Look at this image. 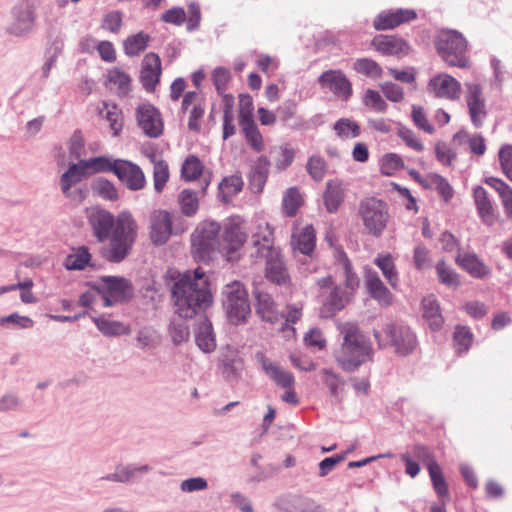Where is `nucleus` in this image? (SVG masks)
<instances>
[{"mask_svg":"<svg viewBox=\"0 0 512 512\" xmlns=\"http://www.w3.org/2000/svg\"><path fill=\"white\" fill-rule=\"evenodd\" d=\"M175 313L184 319L193 318L211 303L208 278L197 268L193 272L179 273L171 288Z\"/></svg>","mask_w":512,"mask_h":512,"instance_id":"obj_1","label":"nucleus"},{"mask_svg":"<svg viewBox=\"0 0 512 512\" xmlns=\"http://www.w3.org/2000/svg\"><path fill=\"white\" fill-rule=\"evenodd\" d=\"M337 330L342 336L340 348L335 353L337 364L345 372L352 373L372 359L373 347L369 338L353 322H337Z\"/></svg>","mask_w":512,"mask_h":512,"instance_id":"obj_2","label":"nucleus"},{"mask_svg":"<svg viewBox=\"0 0 512 512\" xmlns=\"http://www.w3.org/2000/svg\"><path fill=\"white\" fill-rule=\"evenodd\" d=\"M273 231L268 223L258 226L252 235V243L256 248V256L266 259V277L277 285L286 286L290 277L280 257L279 251L272 246Z\"/></svg>","mask_w":512,"mask_h":512,"instance_id":"obj_3","label":"nucleus"},{"mask_svg":"<svg viewBox=\"0 0 512 512\" xmlns=\"http://www.w3.org/2000/svg\"><path fill=\"white\" fill-rule=\"evenodd\" d=\"M138 226L129 212H121L109 236V248L106 257L111 262H121L130 253L136 240Z\"/></svg>","mask_w":512,"mask_h":512,"instance_id":"obj_4","label":"nucleus"},{"mask_svg":"<svg viewBox=\"0 0 512 512\" xmlns=\"http://www.w3.org/2000/svg\"><path fill=\"white\" fill-rule=\"evenodd\" d=\"M385 339L377 330L373 331L380 348L392 347L397 355L407 356L417 347L418 341L414 331L403 323L391 322L384 327Z\"/></svg>","mask_w":512,"mask_h":512,"instance_id":"obj_5","label":"nucleus"},{"mask_svg":"<svg viewBox=\"0 0 512 512\" xmlns=\"http://www.w3.org/2000/svg\"><path fill=\"white\" fill-rule=\"evenodd\" d=\"M435 46L441 58L450 66L468 67L467 41L456 30H442L435 38Z\"/></svg>","mask_w":512,"mask_h":512,"instance_id":"obj_6","label":"nucleus"},{"mask_svg":"<svg viewBox=\"0 0 512 512\" xmlns=\"http://www.w3.org/2000/svg\"><path fill=\"white\" fill-rule=\"evenodd\" d=\"M358 214L365 230L379 238L387 228L390 214L387 204L376 197H369L360 202Z\"/></svg>","mask_w":512,"mask_h":512,"instance_id":"obj_7","label":"nucleus"},{"mask_svg":"<svg viewBox=\"0 0 512 512\" xmlns=\"http://www.w3.org/2000/svg\"><path fill=\"white\" fill-rule=\"evenodd\" d=\"M222 304L229 320L234 324L244 322L251 312L247 291L239 281L223 287Z\"/></svg>","mask_w":512,"mask_h":512,"instance_id":"obj_8","label":"nucleus"},{"mask_svg":"<svg viewBox=\"0 0 512 512\" xmlns=\"http://www.w3.org/2000/svg\"><path fill=\"white\" fill-rule=\"evenodd\" d=\"M98 289L102 294L103 305L111 307L129 301L133 297L132 283L119 276H105L100 279Z\"/></svg>","mask_w":512,"mask_h":512,"instance_id":"obj_9","label":"nucleus"},{"mask_svg":"<svg viewBox=\"0 0 512 512\" xmlns=\"http://www.w3.org/2000/svg\"><path fill=\"white\" fill-rule=\"evenodd\" d=\"M184 228L173 226L172 215L162 209L151 212L149 217V237L154 245L160 246L168 242L172 234L183 232Z\"/></svg>","mask_w":512,"mask_h":512,"instance_id":"obj_10","label":"nucleus"},{"mask_svg":"<svg viewBox=\"0 0 512 512\" xmlns=\"http://www.w3.org/2000/svg\"><path fill=\"white\" fill-rule=\"evenodd\" d=\"M221 229L222 227L216 221L200 223L192 235L193 248L202 255L222 250Z\"/></svg>","mask_w":512,"mask_h":512,"instance_id":"obj_11","label":"nucleus"},{"mask_svg":"<svg viewBox=\"0 0 512 512\" xmlns=\"http://www.w3.org/2000/svg\"><path fill=\"white\" fill-rule=\"evenodd\" d=\"M38 0H21L12 9L13 21L7 31L14 36H25L33 30Z\"/></svg>","mask_w":512,"mask_h":512,"instance_id":"obj_12","label":"nucleus"},{"mask_svg":"<svg viewBox=\"0 0 512 512\" xmlns=\"http://www.w3.org/2000/svg\"><path fill=\"white\" fill-rule=\"evenodd\" d=\"M245 223L239 217H230L222 225V250L228 254L237 251L247 240Z\"/></svg>","mask_w":512,"mask_h":512,"instance_id":"obj_13","label":"nucleus"},{"mask_svg":"<svg viewBox=\"0 0 512 512\" xmlns=\"http://www.w3.org/2000/svg\"><path fill=\"white\" fill-rule=\"evenodd\" d=\"M427 92L436 98L454 101L460 97L461 84L449 74L440 73L429 80Z\"/></svg>","mask_w":512,"mask_h":512,"instance_id":"obj_14","label":"nucleus"},{"mask_svg":"<svg viewBox=\"0 0 512 512\" xmlns=\"http://www.w3.org/2000/svg\"><path fill=\"white\" fill-rule=\"evenodd\" d=\"M255 360L266 376L278 387L291 388L295 385L294 375L281 367L279 363L269 359L262 351L255 353Z\"/></svg>","mask_w":512,"mask_h":512,"instance_id":"obj_15","label":"nucleus"},{"mask_svg":"<svg viewBox=\"0 0 512 512\" xmlns=\"http://www.w3.org/2000/svg\"><path fill=\"white\" fill-rule=\"evenodd\" d=\"M465 99L473 125L480 128L487 117L486 102L480 85L467 83Z\"/></svg>","mask_w":512,"mask_h":512,"instance_id":"obj_16","label":"nucleus"},{"mask_svg":"<svg viewBox=\"0 0 512 512\" xmlns=\"http://www.w3.org/2000/svg\"><path fill=\"white\" fill-rule=\"evenodd\" d=\"M136 119L142 131L151 138L159 137L163 132V123L158 110L151 104H142L136 110Z\"/></svg>","mask_w":512,"mask_h":512,"instance_id":"obj_17","label":"nucleus"},{"mask_svg":"<svg viewBox=\"0 0 512 512\" xmlns=\"http://www.w3.org/2000/svg\"><path fill=\"white\" fill-rule=\"evenodd\" d=\"M364 284L370 297L377 301L381 307L386 308L393 304V294L385 286L375 270L371 268L365 269Z\"/></svg>","mask_w":512,"mask_h":512,"instance_id":"obj_18","label":"nucleus"},{"mask_svg":"<svg viewBox=\"0 0 512 512\" xmlns=\"http://www.w3.org/2000/svg\"><path fill=\"white\" fill-rule=\"evenodd\" d=\"M318 82L322 88L328 89L337 97L347 100L352 93L351 82L340 70H328L323 72Z\"/></svg>","mask_w":512,"mask_h":512,"instance_id":"obj_19","label":"nucleus"},{"mask_svg":"<svg viewBox=\"0 0 512 512\" xmlns=\"http://www.w3.org/2000/svg\"><path fill=\"white\" fill-rule=\"evenodd\" d=\"M416 17L417 13L413 9L386 10L376 16L373 26L378 31L394 29L416 19Z\"/></svg>","mask_w":512,"mask_h":512,"instance_id":"obj_20","label":"nucleus"},{"mask_svg":"<svg viewBox=\"0 0 512 512\" xmlns=\"http://www.w3.org/2000/svg\"><path fill=\"white\" fill-rule=\"evenodd\" d=\"M161 59L156 53H148L141 63L140 81L146 91H153L161 76Z\"/></svg>","mask_w":512,"mask_h":512,"instance_id":"obj_21","label":"nucleus"},{"mask_svg":"<svg viewBox=\"0 0 512 512\" xmlns=\"http://www.w3.org/2000/svg\"><path fill=\"white\" fill-rule=\"evenodd\" d=\"M114 174L131 190H140L145 185L144 173L132 162L118 159Z\"/></svg>","mask_w":512,"mask_h":512,"instance_id":"obj_22","label":"nucleus"},{"mask_svg":"<svg viewBox=\"0 0 512 512\" xmlns=\"http://www.w3.org/2000/svg\"><path fill=\"white\" fill-rule=\"evenodd\" d=\"M89 223L95 237L99 242H103L109 238L110 233L113 231L116 219L109 211L95 209L89 215Z\"/></svg>","mask_w":512,"mask_h":512,"instance_id":"obj_23","label":"nucleus"},{"mask_svg":"<svg viewBox=\"0 0 512 512\" xmlns=\"http://www.w3.org/2000/svg\"><path fill=\"white\" fill-rule=\"evenodd\" d=\"M371 44L383 55L404 56L409 52L408 43L403 38L394 35H377Z\"/></svg>","mask_w":512,"mask_h":512,"instance_id":"obj_24","label":"nucleus"},{"mask_svg":"<svg viewBox=\"0 0 512 512\" xmlns=\"http://www.w3.org/2000/svg\"><path fill=\"white\" fill-rule=\"evenodd\" d=\"M151 470L152 468L148 464H118L115 466L114 472L101 477L100 480L115 483H131L136 480L138 475L146 474Z\"/></svg>","mask_w":512,"mask_h":512,"instance_id":"obj_25","label":"nucleus"},{"mask_svg":"<svg viewBox=\"0 0 512 512\" xmlns=\"http://www.w3.org/2000/svg\"><path fill=\"white\" fill-rule=\"evenodd\" d=\"M315 230L312 225L294 226L291 236V246L304 255H311L315 249Z\"/></svg>","mask_w":512,"mask_h":512,"instance_id":"obj_26","label":"nucleus"},{"mask_svg":"<svg viewBox=\"0 0 512 512\" xmlns=\"http://www.w3.org/2000/svg\"><path fill=\"white\" fill-rule=\"evenodd\" d=\"M349 300L347 292L340 286H335L320 309V315L323 318H330L338 311L342 310Z\"/></svg>","mask_w":512,"mask_h":512,"instance_id":"obj_27","label":"nucleus"},{"mask_svg":"<svg viewBox=\"0 0 512 512\" xmlns=\"http://www.w3.org/2000/svg\"><path fill=\"white\" fill-rule=\"evenodd\" d=\"M346 196L343 184L337 180H330L326 183L323 193V200L326 210L329 213H336L342 205Z\"/></svg>","mask_w":512,"mask_h":512,"instance_id":"obj_28","label":"nucleus"},{"mask_svg":"<svg viewBox=\"0 0 512 512\" xmlns=\"http://www.w3.org/2000/svg\"><path fill=\"white\" fill-rule=\"evenodd\" d=\"M256 298V312L262 320L274 323L278 320V311L274 300L269 293L255 288L253 291Z\"/></svg>","mask_w":512,"mask_h":512,"instance_id":"obj_29","label":"nucleus"},{"mask_svg":"<svg viewBox=\"0 0 512 512\" xmlns=\"http://www.w3.org/2000/svg\"><path fill=\"white\" fill-rule=\"evenodd\" d=\"M97 329L106 337H119L129 335L131 327L129 324L118 320H112L104 316L91 317Z\"/></svg>","mask_w":512,"mask_h":512,"instance_id":"obj_30","label":"nucleus"},{"mask_svg":"<svg viewBox=\"0 0 512 512\" xmlns=\"http://www.w3.org/2000/svg\"><path fill=\"white\" fill-rule=\"evenodd\" d=\"M195 342L204 353H211L216 348L212 324L208 319L201 320L195 331Z\"/></svg>","mask_w":512,"mask_h":512,"instance_id":"obj_31","label":"nucleus"},{"mask_svg":"<svg viewBox=\"0 0 512 512\" xmlns=\"http://www.w3.org/2000/svg\"><path fill=\"white\" fill-rule=\"evenodd\" d=\"M87 176L86 170L80 160L78 163L72 164L60 177L61 191L67 198H71V188Z\"/></svg>","mask_w":512,"mask_h":512,"instance_id":"obj_32","label":"nucleus"},{"mask_svg":"<svg viewBox=\"0 0 512 512\" xmlns=\"http://www.w3.org/2000/svg\"><path fill=\"white\" fill-rule=\"evenodd\" d=\"M423 317L433 331H438L443 325L444 319L440 313V307L434 296L430 295L422 300Z\"/></svg>","mask_w":512,"mask_h":512,"instance_id":"obj_33","label":"nucleus"},{"mask_svg":"<svg viewBox=\"0 0 512 512\" xmlns=\"http://www.w3.org/2000/svg\"><path fill=\"white\" fill-rule=\"evenodd\" d=\"M456 262L473 277L483 278L489 273L488 267L475 254H458Z\"/></svg>","mask_w":512,"mask_h":512,"instance_id":"obj_34","label":"nucleus"},{"mask_svg":"<svg viewBox=\"0 0 512 512\" xmlns=\"http://www.w3.org/2000/svg\"><path fill=\"white\" fill-rule=\"evenodd\" d=\"M270 168V161L261 156L255 162L250 174V186L254 192H261L266 183Z\"/></svg>","mask_w":512,"mask_h":512,"instance_id":"obj_35","label":"nucleus"},{"mask_svg":"<svg viewBox=\"0 0 512 512\" xmlns=\"http://www.w3.org/2000/svg\"><path fill=\"white\" fill-rule=\"evenodd\" d=\"M474 202L479 216L488 225L493 222V207L486 190L482 186L473 189Z\"/></svg>","mask_w":512,"mask_h":512,"instance_id":"obj_36","label":"nucleus"},{"mask_svg":"<svg viewBox=\"0 0 512 512\" xmlns=\"http://www.w3.org/2000/svg\"><path fill=\"white\" fill-rule=\"evenodd\" d=\"M137 347L143 351L157 348L161 343V336L152 326H143L136 332Z\"/></svg>","mask_w":512,"mask_h":512,"instance_id":"obj_37","label":"nucleus"},{"mask_svg":"<svg viewBox=\"0 0 512 512\" xmlns=\"http://www.w3.org/2000/svg\"><path fill=\"white\" fill-rule=\"evenodd\" d=\"M87 175L102 172H113L115 173V167L117 166L118 159H111L107 156H98L90 158L88 160H80Z\"/></svg>","mask_w":512,"mask_h":512,"instance_id":"obj_38","label":"nucleus"},{"mask_svg":"<svg viewBox=\"0 0 512 512\" xmlns=\"http://www.w3.org/2000/svg\"><path fill=\"white\" fill-rule=\"evenodd\" d=\"M243 185L244 181L238 173L225 177L219 183V195L221 200L225 203L229 202L234 195L242 190Z\"/></svg>","mask_w":512,"mask_h":512,"instance_id":"obj_39","label":"nucleus"},{"mask_svg":"<svg viewBox=\"0 0 512 512\" xmlns=\"http://www.w3.org/2000/svg\"><path fill=\"white\" fill-rule=\"evenodd\" d=\"M374 264L382 271L383 276L392 288H397L399 278L391 254L379 255L374 259Z\"/></svg>","mask_w":512,"mask_h":512,"instance_id":"obj_40","label":"nucleus"},{"mask_svg":"<svg viewBox=\"0 0 512 512\" xmlns=\"http://www.w3.org/2000/svg\"><path fill=\"white\" fill-rule=\"evenodd\" d=\"M149 41L150 36L142 31L131 35L123 42L124 53L129 57L138 56L148 47Z\"/></svg>","mask_w":512,"mask_h":512,"instance_id":"obj_41","label":"nucleus"},{"mask_svg":"<svg viewBox=\"0 0 512 512\" xmlns=\"http://www.w3.org/2000/svg\"><path fill=\"white\" fill-rule=\"evenodd\" d=\"M485 182L498 192L507 216L512 217V188L495 177L486 178Z\"/></svg>","mask_w":512,"mask_h":512,"instance_id":"obj_42","label":"nucleus"},{"mask_svg":"<svg viewBox=\"0 0 512 512\" xmlns=\"http://www.w3.org/2000/svg\"><path fill=\"white\" fill-rule=\"evenodd\" d=\"M150 160L153 163V182H154V189L157 192H161L168 179H169V169L168 164L159 158L156 154H151Z\"/></svg>","mask_w":512,"mask_h":512,"instance_id":"obj_43","label":"nucleus"},{"mask_svg":"<svg viewBox=\"0 0 512 512\" xmlns=\"http://www.w3.org/2000/svg\"><path fill=\"white\" fill-rule=\"evenodd\" d=\"M302 204V195L296 187H290L284 192L282 199V209L286 216H295Z\"/></svg>","mask_w":512,"mask_h":512,"instance_id":"obj_44","label":"nucleus"},{"mask_svg":"<svg viewBox=\"0 0 512 512\" xmlns=\"http://www.w3.org/2000/svg\"><path fill=\"white\" fill-rule=\"evenodd\" d=\"M178 203L182 214L187 217L194 216L199 209L197 193L190 189H184L179 193Z\"/></svg>","mask_w":512,"mask_h":512,"instance_id":"obj_45","label":"nucleus"},{"mask_svg":"<svg viewBox=\"0 0 512 512\" xmlns=\"http://www.w3.org/2000/svg\"><path fill=\"white\" fill-rule=\"evenodd\" d=\"M107 79L109 83L116 86L119 96H126L129 93L131 78L123 70L119 68L108 70Z\"/></svg>","mask_w":512,"mask_h":512,"instance_id":"obj_46","label":"nucleus"},{"mask_svg":"<svg viewBox=\"0 0 512 512\" xmlns=\"http://www.w3.org/2000/svg\"><path fill=\"white\" fill-rule=\"evenodd\" d=\"M321 379L326 387L329 389L330 395L340 400V392L345 384V381L338 374L334 373L331 369H322L320 371Z\"/></svg>","mask_w":512,"mask_h":512,"instance_id":"obj_47","label":"nucleus"},{"mask_svg":"<svg viewBox=\"0 0 512 512\" xmlns=\"http://www.w3.org/2000/svg\"><path fill=\"white\" fill-rule=\"evenodd\" d=\"M353 69L359 74L374 79L381 77L383 74L381 66L370 58H359L355 60Z\"/></svg>","mask_w":512,"mask_h":512,"instance_id":"obj_48","label":"nucleus"},{"mask_svg":"<svg viewBox=\"0 0 512 512\" xmlns=\"http://www.w3.org/2000/svg\"><path fill=\"white\" fill-rule=\"evenodd\" d=\"M88 248L82 246L66 257L64 266L68 270H82L90 261Z\"/></svg>","mask_w":512,"mask_h":512,"instance_id":"obj_49","label":"nucleus"},{"mask_svg":"<svg viewBox=\"0 0 512 512\" xmlns=\"http://www.w3.org/2000/svg\"><path fill=\"white\" fill-rule=\"evenodd\" d=\"M336 134L342 139L356 138L360 134L359 125L348 118H341L334 124Z\"/></svg>","mask_w":512,"mask_h":512,"instance_id":"obj_50","label":"nucleus"},{"mask_svg":"<svg viewBox=\"0 0 512 512\" xmlns=\"http://www.w3.org/2000/svg\"><path fill=\"white\" fill-rule=\"evenodd\" d=\"M241 126L245 134V138L251 148L256 152H261L264 148L263 137L255 122H248Z\"/></svg>","mask_w":512,"mask_h":512,"instance_id":"obj_51","label":"nucleus"},{"mask_svg":"<svg viewBox=\"0 0 512 512\" xmlns=\"http://www.w3.org/2000/svg\"><path fill=\"white\" fill-rule=\"evenodd\" d=\"M203 172V164L196 156H189L184 161L181 174L186 181H193L197 179Z\"/></svg>","mask_w":512,"mask_h":512,"instance_id":"obj_52","label":"nucleus"},{"mask_svg":"<svg viewBox=\"0 0 512 512\" xmlns=\"http://www.w3.org/2000/svg\"><path fill=\"white\" fill-rule=\"evenodd\" d=\"M100 114L110 123V128L113 131V135H118L122 129V115L117 106L105 103L104 108L100 111Z\"/></svg>","mask_w":512,"mask_h":512,"instance_id":"obj_53","label":"nucleus"},{"mask_svg":"<svg viewBox=\"0 0 512 512\" xmlns=\"http://www.w3.org/2000/svg\"><path fill=\"white\" fill-rule=\"evenodd\" d=\"M437 275L442 284L456 288L459 286V279L457 273L446 265L444 261H439L436 265Z\"/></svg>","mask_w":512,"mask_h":512,"instance_id":"obj_54","label":"nucleus"},{"mask_svg":"<svg viewBox=\"0 0 512 512\" xmlns=\"http://www.w3.org/2000/svg\"><path fill=\"white\" fill-rule=\"evenodd\" d=\"M289 512H326L324 507L309 498L297 497L293 499Z\"/></svg>","mask_w":512,"mask_h":512,"instance_id":"obj_55","label":"nucleus"},{"mask_svg":"<svg viewBox=\"0 0 512 512\" xmlns=\"http://www.w3.org/2000/svg\"><path fill=\"white\" fill-rule=\"evenodd\" d=\"M412 456L422 461L428 471L436 469L439 464L436 462L434 455L431 453L428 447L420 444H416L412 447Z\"/></svg>","mask_w":512,"mask_h":512,"instance_id":"obj_56","label":"nucleus"},{"mask_svg":"<svg viewBox=\"0 0 512 512\" xmlns=\"http://www.w3.org/2000/svg\"><path fill=\"white\" fill-rule=\"evenodd\" d=\"M363 103L365 106L376 112H385L387 110V103L382 98L380 93L373 89H367L363 97Z\"/></svg>","mask_w":512,"mask_h":512,"instance_id":"obj_57","label":"nucleus"},{"mask_svg":"<svg viewBox=\"0 0 512 512\" xmlns=\"http://www.w3.org/2000/svg\"><path fill=\"white\" fill-rule=\"evenodd\" d=\"M429 475L433 484V488L437 495L445 501L449 498L447 483L443 477L441 467L429 471Z\"/></svg>","mask_w":512,"mask_h":512,"instance_id":"obj_58","label":"nucleus"},{"mask_svg":"<svg viewBox=\"0 0 512 512\" xmlns=\"http://www.w3.org/2000/svg\"><path fill=\"white\" fill-rule=\"evenodd\" d=\"M169 334L174 345H180L189 338V328L184 322L172 321L169 325Z\"/></svg>","mask_w":512,"mask_h":512,"instance_id":"obj_59","label":"nucleus"},{"mask_svg":"<svg viewBox=\"0 0 512 512\" xmlns=\"http://www.w3.org/2000/svg\"><path fill=\"white\" fill-rule=\"evenodd\" d=\"M473 340L472 333L463 326H457L454 332V343L458 352H466Z\"/></svg>","mask_w":512,"mask_h":512,"instance_id":"obj_60","label":"nucleus"},{"mask_svg":"<svg viewBox=\"0 0 512 512\" xmlns=\"http://www.w3.org/2000/svg\"><path fill=\"white\" fill-rule=\"evenodd\" d=\"M307 171L315 181H321L326 174V162L320 156H311L307 163Z\"/></svg>","mask_w":512,"mask_h":512,"instance_id":"obj_61","label":"nucleus"},{"mask_svg":"<svg viewBox=\"0 0 512 512\" xmlns=\"http://www.w3.org/2000/svg\"><path fill=\"white\" fill-rule=\"evenodd\" d=\"M397 135L405 142L409 148L417 152H420L424 149L423 143L420 141V139L417 138L411 129L400 125L397 129Z\"/></svg>","mask_w":512,"mask_h":512,"instance_id":"obj_62","label":"nucleus"},{"mask_svg":"<svg viewBox=\"0 0 512 512\" xmlns=\"http://www.w3.org/2000/svg\"><path fill=\"white\" fill-rule=\"evenodd\" d=\"M94 192L107 200H115L117 198V191L114 185L103 178L98 179L92 185Z\"/></svg>","mask_w":512,"mask_h":512,"instance_id":"obj_63","label":"nucleus"},{"mask_svg":"<svg viewBox=\"0 0 512 512\" xmlns=\"http://www.w3.org/2000/svg\"><path fill=\"white\" fill-rule=\"evenodd\" d=\"M499 160L503 173L512 181V145H504L501 147Z\"/></svg>","mask_w":512,"mask_h":512,"instance_id":"obj_64","label":"nucleus"}]
</instances>
